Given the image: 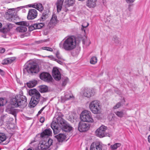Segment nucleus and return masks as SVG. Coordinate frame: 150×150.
Here are the masks:
<instances>
[{
  "label": "nucleus",
  "mask_w": 150,
  "mask_h": 150,
  "mask_svg": "<svg viewBox=\"0 0 150 150\" xmlns=\"http://www.w3.org/2000/svg\"><path fill=\"white\" fill-rule=\"evenodd\" d=\"M30 7H32L38 10L39 11H42L44 9V7L42 4L40 3H34L33 4H30L28 5Z\"/></svg>",
  "instance_id": "dca6fc26"
},
{
  "label": "nucleus",
  "mask_w": 150,
  "mask_h": 150,
  "mask_svg": "<svg viewBox=\"0 0 150 150\" xmlns=\"http://www.w3.org/2000/svg\"><path fill=\"white\" fill-rule=\"evenodd\" d=\"M83 95L85 97L89 98L94 95L91 90L89 88H86L82 91Z\"/></svg>",
  "instance_id": "2eb2a0df"
},
{
  "label": "nucleus",
  "mask_w": 150,
  "mask_h": 150,
  "mask_svg": "<svg viewBox=\"0 0 150 150\" xmlns=\"http://www.w3.org/2000/svg\"><path fill=\"white\" fill-rule=\"evenodd\" d=\"M45 120V118L43 117H41L40 120V121L41 123H43Z\"/></svg>",
  "instance_id": "603ef678"
},
{
  "label": "nucleus",
  "mask_w": 150,
  "mask_h": 150,
  "mask_svg": "<svg viewBox=\"0 0 150 150\" xmlns=\"http://www.w3.org/2000/svg\"><path fill=\"white\" fill-rule=\"evenodd\" d=\"M135 0H125L126 2L128 4H131L133 3Z\"/></svg>",
  "instance_id": "09e8293b"
},
{
  "label": "nucleus",
  "mask_w": 150,
  "mask_h": 150,
  "mask_svg": "<svg viewBox=\"0 0 150 150\" xmlns=\"http://www.w3.org/2000/svg\"><path fill=\"white\" fill-rule=\"evenodd\" d=\"M56 56L59 59H62V56L60 55L59 52L57 51L56 53Z\"/></svg>",
  "instance_id": "37998d69"
},
{
  "label": "nucleus",
  "mask_w": 150,
  "mask_h": 150,
  "mask_svg": "<svg viewBox=\"0 0 150 150\" xmlns=\"http://www.w3.org/2000/svg\"><path fill=\"white\" fill-rule=\"evenodd\" d=\"M45 144H46V146L47 147V148L48 149L49 148L50 146H49V145L48 144V143L47 142H45Z\"/></svg>",
  "instance_id": "5fc2aeb1"
},
{
  "label": "nucleus",
  "mask_w": 150,
  "mask_h": 150,
  "mask_svg": "<svg viewBox=\"0 0 150 150\" xmlns=\"http://www.w3.org/2000/svg\"><path fill=\"white\" fill-rule=\"evenodd\" d=\"M75 0H65L64 4L67 7L72 6L75 4Z\"/></svg>",
  "instance_id": "a878e982"
},
{
  "label": "nucleus",
  "mask_w": 150,
  "mask_h": 150,
  "mask_svg": "<svg viewBox=\"0 0 150 150\" xmlns=\"http://www.w3.org/2000/svg\"><path fill=\"white\" fill-rule=\"evenodd\" d=\"M76 46V40L74 36H70L65 39L63 44L60 46L62 49L67 51H70L75 49Z\"/></svg>",
  "instance_id": "f03ea898"
},
{
  "label": "nucleus",
  "mask_w": 150,
  "mask_h": 150,
  "mask_svg": "<svg viewBox=\"0 0 150 150\" xmlns=\"http://www.w3.org/2000/svg\"><path fill=\"white\" fill-rule=\"evenodd\" d=\"M73 98L72 95L70 92H67L65 93L64 96L61 97V101L62 102L64 103L65 101Z\"/></svg>",
  "instance_id": "a211bd4d"
},
{
  "label": "nucleus",
  "mask_w": 150,
  "mask_h": 150,
  "mask_svg": "<svg viewBox=\"0 0 150 150\" xmlns=\"http://www.w3.org/2000/svg\"><path fill=\"white\" fill-rule=\"evenodd\" d=\"M39 90L42 93L46 92L48 90V87L45 85H41L39 86Z\"/></svg>",
  "instance_id": "bb28decb"
},
{
  "label": "nucleus",
  "mask_w": 150,
  "mask_h": 150,
  "mask_svg": "<svg viewBox=\"0 0 150 150\" xmlns=\"http://www.w3.org/2000/svg\"><path fill=\"white\" fill-rule=\"evenodd\" d=\"M107 127L103 125H102L98 128L96 131L95 133L96 135L100 138L105 137L106 134V130Z\"/></svg>",
  "instance_id": "0eeeda50"
},
{
  "label": "nucleus",
  "mask_w": 150,
  "mask_h": 150,
  "mask_svg": "<svg viewBox=\"0 0 150 150\" xmlns=\"http://www.w3.org/2000/svg\"><path fill=\"white\" fill-rule=\"evenodd\" d=\"M59 142H62L66 139V137L65 134L60 133L54 136Z\"/></svg>",
  "instance_id": "412c9836"
},
{
  "label": "nucleus",
  "mask_w": 150,
  "mask_h": 150,
  "mask_svg": "<svg viewBox=\"0 0 150 150\" xmlns=\"http://www.w3.org/2000/svg\"><path fill=\"white\" fill-rule=\"evenodd\" d=\"M102 144L100 142H93L91 145L90 150H102Z\"/></svg>",
  "instance_id": "f8f14e48"
},
{
  "label": "nucleus",
  "mask_w": 150,
  "mask_h": 150,
  "mask_svg": "<svg viewBox=\"0 0 150 150\" xmlns=\"http://www.w3.org/2000/svg\"><path fill=\"white\" fill-rule=\"evenodd\" d=\"M68 82V79L67 78H64L62 81V85L63 86H65Z\"/></svg>",
  "instance_id": "a19ab883"
},
{
  "label": "nucleus",
  "mask_w": 150,
  "mask_h": 150,
  "mask_svg": "<svg viewBox=\"0 0 150 150\" xmlns=\"http://www.w3.org/2000/svg\"><path fill=\"white\" fill-rule=\"evenodd\" d=\"M2 25L1 23H0V28L2 27Z\"/></svg>",
  "instance_id": "13d9d810"
},
{
  "label": "nucleus",
  "mask_w": 150,
  "mask_h": 150,
  "mask_svg": "<svg viewBox=\"0 0 150 150\" xmlns=\"http://www.w3.org/2000/svg\"><path fill=\"white\" fill-rule=\"evenodd\" d=\"M7 59L8 64H11L14 60V59L13 57L7 58Z\"/></svg>",
  "instance_id": "a18cd8bd"
},
{
  "label": "nucleus",
  "mask_w": 150,
  "mask_h": 150,
  "mask_svg": "<svg viewBox=\"0 0 150 150\" xmlns=\"http://www.w3.org/2000/svg\"><path fill=\"white\" fill-rule=\"evenodd\" d=\"M89 128V124L82 122H80L79 125L78 129L80 132H85Z\"/></svg>",
  "instance_id": "ddd939ff"
},
{
  "label": "nucleus",
  "mask_w": 150,
  "mask_h": 150,
  "mask_svg": "<svg viewBox=\"0 0 150 150\" xmlns=\"http://www.w3.org/2000/svg\"><path fill=\"white\" fill-rule=\"evenodd\" d=\"M64 1V0H57L55 4L58 13L61 11Z\"/></svg>",
  "instance_id": "6ab92c4d"
},
{
  "label": "nucleus",
  "mask_w": 150,
  "mask_h": 150,
  "mask_svg": "<svg viewBox=\"0 0 150 150\" xmlns=\"http://www.w3.org/2000/svg\"><path fill=\"white\" fill-rule=\"evenodd\" d=\"M85 150H88V149L87 147L86 148Z\"/></svg>",
  "instance_id": "bf43d9fd"
},
{
  "label": "nucleus",
  "mask_w": 150,
  "mask_h": 150,
  "mask_svg": "<svg viewBox=\"0 0 150 150\" xmlns=\"http://www.w3.org/2000/svg\"><path fill=\"white\" fill-rule=\"evenodd\" d=\"M32 99L35 100L36 101L39 102L41 98H43L41 97L40 94L39 92L37 93L36 95L35 96H32L31 97Z\"/></svg>",
  "instance_id": "2f4dec72"
},
{
  "label": "nucleus",
  "mask_w": 150,
  "mask_h": 150,
  "mask_svg": "<svg viewBox=\"0 0 150 150\" xmlns=\"http://www.w3.org/2000/svg\"><path fill=\"white\" fill-rule=\"evenodd\" d=\"M6 139V135L4 133H0V143L5 141Z\"/></svg>",
  "instance_id": "473e14b6"
},
{
  "label": "nucleus",
  "mask_w": 150,
  "mask_h": 150,
  "mask_svg": "<svg viewBox=\"0 0 150 150\" xmlns=\"http://www.w3.org/2000/svg\"><path fill=\"white\" fill-rule=\"evenodd\" d=\"M39 92L35 88L31 89L29 91V95L32 96H35L36 95L37 93Z\"/></svg>",
  "instance_id": "c85d7f7f"
},
{
  "label": "nucleus",
  "mask_w": 150,
  "mask_h": 150,
  "mask_svg": "<svg viewBox=\"0 0 150 150\" xmlns=\"http://www.w3.org/2000/svg\"><path fill=\"white\" fill-rule=\"evenodd\" d=\"M89 108L93 113L94 114L99 113L100 112L101 108L99 101L97 100L92 101L89 104Z\"/></svg>",
  "instance_id": "20e7f679"
},
{
  "label": "nucleus",
  "mask_w": 150,
  "mask_h": 150,
  "mask_svg": "<svg viewBox=\"0 0 150 150\" xmlns=\"http://www.w3.org/2000/svg\"><path fill=\"white\" fill-rule=\"evenodd\" d=\"M18 24L21 25V26L18 27L16 30H17L19 32H24L27 30V28L25 26H28L29 25V24L27 22L25 21H23L18 22Z\"/></svg>",
  "instance_id": "6e6552de"
},
{
  "label": "nucleus",
  "mask_w": 150,
  "mask_h": 150,
  "mask_svg": "<svg viewBox=\"0 0 150 150\" xmlns=\"http://www.w3.org/2000/svg\"><path fill=\"white\" fill-rule=\"evenodd\" d=\"M57 21L56 15L55 14H53L50 20V23L49 24V26H50V25H52V26L55 25L57 24Z\"/></svg>",
  "instance_id": "5701e85b"
},
{
  "label": "nucleus",
  "mask_w": 150,
  "mask_h": 150,
  "mask_svg": "<svg viewBox=\"0 0 150 150\" xmlns=\"http://www.w3.org/2000/svg\"><path fill=\"white\" fill-rule=\"evenodd\" d=\"M27 150H32V149H29Z\"/></svg>",
  "instance_id": "052dcab7"
},
{
  "label": "nucleus",
  "mask_w": 150,
  "mask_h": 150,
  "mask_svg": "<svg viewBox=\"0 0 150 150\" xmlns=\"http://www.w3.org/2000/svg\"><path fill=\"white\" fill-rule=\"evenodd\" d=\"M121 146V144L119 143H116L113 145H111L110 148L112 150L116 149L118 147Z\"/></svg>",
  "instance_id": "7c9ffc66"
},
{
  "label": "nucleus",
  "mask_w": 150,
  "mask_h": 150,
  "mask_svg": "<svg viewBox=\"0 0 150 150\" xmlns=\"http://www.w3.org/2000/svg\"><path fill=\"white\" fill-rule=\"evenodd\" d=\"M89 25V23H88L84 22L82 25V28H81V30L82 31H83L84 32L85 31V30L84 29V28H86Z\"/></svg>",
  "instance_id": "58836bf2"
},
{
  "label": "nucleus",
  "mask_w": 150,
  "mask_h": 150,
  "mask_svg": "<svg viewBox=\"0 0 150 150\" xmlns=\"http://www.w3.org/2000/svg\"><path fill=\"white\" fill-rule=\"evenodd\" d=\"M52 76L54 79L57 81L60 80L61 77V74L57 68L54 67L52 71Z\"/></svg>",
  "instance_id": "4468645a"
},
{
  "label": "nucleus",
  "mask_w": 150,
  "mask_h": 150,
  "mask_svg": "<svg viewBox=\"0 0 150 150\" xmlns=\"http://www.w3.org/2000/svg\"><path fill=\"white\" fill-rule=\"evenodd\" d=\"M38 102H39L36 101L35 100L32 99L31 98L29 105L30 107L33 108L36 105Z\"/></svg>",
  "instance_id": "cd10ccee"
},
{
  "label": "nucleus",
  "mask_w": 150,
  "mask_h": 150,
  "mask_svg": "<svg viewBox=\"0 0 150 150\" xmlns=\"http://www.w3.org/2000/svg\"><path fill=\"white\" fill-rule=\"evenodd\" d=\"M97 57L93 56L91 58L90 62L91 64H94L97 63Z\"/></svg>",
  "instance_id": "f704fd0d"
},
{
  "label": "nucleus",
  "mask_w": 150,
  "mask_h": 150,
  "mask_svg": "<svg viewBox=\"0 0 150 150\" xmlns=\"http://www.w3.org/2000/svg\"><path fill=\"white\" fill-rule=\"evenodd\" d=\"M50 57H51V58L52 59L56 61L57 63L59 64H63V62H62L64 60L62 58V59H59V60L56 59L54 57H53L52 56H50Z\"/></svg>",
  "instance_id": "4c0bfd02"
},
{
  "label": "nucleus",
  "mask_w": 150,
  "mask_h": 150,
  "mask_svg": "<svg viewBox=\"0 0 150 150\" xmlns=\"http://www.w3.org/2000/svg\"><path fill=\"white\" fill-rule=\"evenodd\" d=\"M148 141L149 142H150V135L148 137Z\"/></svg>",
  "instance_id": "4d7b16f0"
},
{
  "label": "nucleus",
  "mask_w": 150,
  "mask_h": 150,
  "mask_svg": "<svg viewBox=\"0 0 150 150\" xmlns=\"http://www.w3.org/2000/svg\"><path fill=\"white\" fill-rule=\"evenodd\" d=\"M0 74L2 76L4 74V73L3 71L0 69Z\"/></svg>",
  "instance_id": "6e6d98bb"
},
{
  "label": "nucleus",
  "mask_w": 150,
  "mask_h": 150,
  "mask_svg": "<svg viewBox=\"0 0 150 150\" xmlns=\"http://www.w3.org/2000/svg\"><path fill=\"white\" fill-rule=\"evenodd\" d=\"M44 25V24L42 23H36L33 24L31 27H30L29 30L32 29V30L34 29H40Z\"/></svg>",
  "instance_id": "4be33fe9"
},
{
  "label": "nucleus",
  "mask_w": 150,
  "mask_h": 150,
  "mask_svg": "<svg viewBox=\"0 0 150 150\" xmlns=\"http://www.w3.org/2000/svg\"><path fill=\"white\" fill-rule=\"evenodd\" d=\"M41 49L42 50H45L48 51L52 52L53 51V49L50 47H42Z\"/></svg>",
  "instance_id": "79ce46f5"
},
{
  "label": "nucleus",
  "mask_w": 150,
  "mask_h": 150,
  "mask_svg": "<svg viewBox=\"0 0 150 150\" xmlns=\"http://www.w3.org/2000/svg\"><path fill=\"white\" fill-rule=\"evenodd\" d=\"M10 9H9L8 11L5 13L4 15L5 18L9 21H12L15 19V16L14 15L15 12L12 10L9 11Z\"/></svg>",
  "instance_id": "9d476101"
},
{
  "label": "nucleus",
  "mask_w": 150,
  "mask_h": 150,
  "mask_svg": "<svg viewBox=\"0 0 150 150\" xmlns=\"http://www.w3.org/2000/svg\"><path fill=\"white\" fill-rule=\"evenodd\" d=\"M6 110L9 113L13 115L15 117L16 116V112L15 109L9 106L7 107Z\"/></svg>",
  "instance_id": "b1692460"
},
{
  "label": "nucleus",
  "mask_w": 150,
  "mask_h": 150,
  "mask_svg": "<svg viewBox=\"0 0 150 150\" xmlns=\"http://www.w3.org/2000/svg\"><path fill=\"white\" fill-rule=\"evenodd\" d=\"M80 118L82 121L88 122H93V120L91 112L87 110L83 111L81 114Z\"/></svg>",
  "instance_id": "39448f33"
},
{
  "label": "nucleus",
  "mask_w": 150,
  "mask_h": 150,
  "mask_svg": "<svg viewBox=\"0 0 150 150\" xmlns=\"http://www.w3.org/2000/svg\"><path fill=\"white\" fill-rule=\"evenodd\" d=\"M39 147L42 149H47V147L46 146V144H45V142L40 144Z\"/></svg>",
  "instance_id": "c9c22d12"
},
{
  "label": "nucleus",
  "mask_w": 150,
  "mask_h": 150,
  "mask_svg": "<svg viewBox=\"0 0 150 150\" xmlns=\"http://www.w3.org/2000/svg\"><path fill=\"white\" fill-rule=\"evenodd\" d=\"M6 100L2 98H0V106H3L6 103Z\"/></svg>",
  "instance_id": "ea45409f"
},
{
  "label": "nucleus",
  "mask_w": 150,
  "mask_h": 150,
  "mask_svg": "<svg viewBox=\"0 0 150 150\" xmlns=\"http://www.w3.org/2000/svg\"><path fill=\"white\" fill-rule=\"evenodd\" d=\"M98 0H87L86 6L90 8H95L96 6V3Z\"/></svg>",
  "instance_id": "f3484780"
},
{
  "label": "nucleus",
  "mask_w": 150,
  "mask_h": 150,
  "mask_svg": "<svg viewBox=\"0 0 150 150\" xmlns=\"http://www.w3.org/2000/svg\"><path fill=\"white\" fill-rule=\"evenodd\" d=\"M5 51V49L4 48H2L0 49V52L1 53H3Z\"/></svg>",
  "instance_id": "864d4df0"
},
{
  "label": "nucleus",
  "mask_w": 150,
  "mask_h": 150,
  "mask_svg": "<svg viewBox=\"0 0 150 150\" xmlns=\"http://www.w3.org/2000/svg\"><path fill=\"white\" fill-rule=\"evenodd\" d=\"M7 26L8 29L11 28L13 27V25L9 23L7 24Z\"/></svg>",
  "instance_id": "3c124183"
},
{
  "label": "nucleus",
  "mask_w": 150,
  "mask_h": 150,
  "mask_svg": "<svg viewBox=\"0 0 150 150\" xmlns=\"http://www.w3.org/2000/svg\"><path fill=\"white\" fill-rule=\"evenodd\" d=\"M54 134L59 133L61 129L65 132H70L72 129V127L62 117L58 116L57 118V122L53 120L51 125Z\"/></svg>",
  "instance_id": "f257e3e1"
},
{
  "label": "nucleus",
  "mask_w": 150,
  "mask_h": 150,
  "mask_svg": "<svg viewBox=\"0 0 150 150\" xmlns=\"http://www.w3.org/2000/svg\"><path fill=\"white\" fill-rule=\"evenodd\" d=\"M38 14L37 11L35 9H29L27 16L28 20H33L36 18Z\"/></svg>",
  "instance_id": "9b49d317"
},
{
  "label": "nucleus",
  "mask_w": 150,
  "mask_h": 150,
  "mask_svg": "<svg viewBox=\"0 0 150 150\" xmlns=\"http://www.w3.org/2000/svg\"><path fill=\"white\" fill-rule=\"evenodd\" d=\"M8 61L7 60V58H6V59H4V60L2 62V64H8Z\"/></svg>",
  "instance_id": "de8ad7c7"
},
{
  "label": "nucleus",
  "mask_w": 150,
  "mask_h": 150,
  "mask_svg": "<svg viewBox=\"0 0 150 150\" xmlns=\"http://www.w3.org/2000/svg\"><path fill=\"white\" fill-rule=\"evenodd\" d=\"M12 104L16 107H19L20 108H24L27 104L26 98L23 95L16 96L13 100Z\"/></svg>",
  "instance_id": "7ed1b4c3"
},
{
  "label": "nucleus",
  "mask_w": 150,
  "mask_h": 150,
  "mask_svg": "<svg viewBox=\"0 0 150 150\" xmlns=\"http://www.w3.org/2000/svg\"><path fill=\"white\" fill-rule=\"evenodd\" d=\"M45 108V107H42L40 110L39 111V112H38V115H39L42 112L43 110Z\"/></svg>",
  "instance_id": "8fccbe9b"
},
{
  "label": "nucleus",
  "mask_w": 150,
  "mask_h": 150,
  "mask_svg": "<svg viewBox=\"0 0 150 150\" xmlns=\"http://www.w3.org/2000/svg\"><path fill=\"white\" fill-rule=\"evenodd\" d=\"M25 6H21L17 7V8H11L9 11L10 10L11 11V10H12L13 11H14L15 12H17L21 9L25 8Z\"/></svg>",
  "instance_id": "e433bc0d"
},
{
  "label": "nucleus",
  "mask_w": 150,
  "mask_h": 150,
  "mask_svg": "<svg viewBox=\"0 0 150 150\" xmlns=\"http://www.w3.org/2000/svg\"><path fill=\"white\" fill-rule=\"evenodd\" d=\"M115 43H117V42H116V41H115Z\"/></svg>",
  "instance_id": "680f3d73"
},
{
  "label": "nucleus",
  "mask_w": 150,
  "mask_h": 150,
  "mask_svg": "<svg viewBox=\"0 0 150 150\" xmlns=\"http://www.w3.org/2000/svg\"><path fill=\"white\" fill-rule=\"evenodd\" d=\"M49 16V12L48 11H45L42 13L41 16L40 20L41 21H43L47 18Z\"/></svg>",
  "instance_id": "393cba45"
},
{
  "label": "nucleus",
  "mask_w": 150,
  "mask_h": 150,
  "mask_svg": "<svg viewBox=\"0 0 150 150\" xmlns=\"http://www.w3.org/2000/svg\"><path fill=\"white\" fill-rule=\"evenodd\" d=\"M52 134V132L50 129H47L44 130L41 134V137H43L47 136H50Z\"/></svg>",
  "instance_id": "aec40b11"
},
{
  "label": "nucleus",
  "mask_w": 150,
  "mask_h": 150,
  "mask_svg": "<svg viewBox=\"0 0 150 150\" xmlns=\"http://www.w3.org/2000/svg\"><path fill=\"white\" fill-rule=\"evenodd\" d=\"M40 76L41 79L47 82H51L52 79L51 75L47 72L42 73L40 74Z\"/></svg>",
  "instance_id": "1a4fd4ad"
},
{
  "label": "nucleus",
  "mask_w": 150,
  "mask_h": 150,
  "mask_svg": "<svg viewBox=\"0 0 150 150\" xmlns=\"http://www.w3.org/2000/svg\"><path fill=\"white\" fill-rule=\"evenodd\" d=\"M53 141L52 139H50L48 140L47 142L48 143V144L50 146L52 145Z\"/></svg>",
  "instance_id": "49530a36"
},
{
  "label": "nucleus",
  "mask_w": 150,
  "mask_h": 150,
  "mask_svg": "<svg viewBox=\"0 0 150 150\" xmlns=\"http://www.w3.org/2000/svg\"><path fill=\"white\" fill-rule=\"evenodd\" d=\"M121 106V102H119L117 103L115 106L113 108L114 109H116L117 108H120Z\"/></svg>",
  "instance_id": "c03bdc74"
},
{
  "label": "nucleus",
  "mask_w": 150,
  "mask_h": 150,
  "mask_svg": "<svg viewBox=\"0 0 150 150\" xmlns=\"http://www.w3.org/2000/svg\"><path fill=\"white\" fill-rule=\"evenodd\" d=\"M115 114L119 117L122 118L123 117L124 113L123 111H117L115 112Z\"/></svg>",
  "instance_id": "72a5a7b5"
},
{
  "label": "nucleus",
  "mask_w": 150,
  "mask_h": 150,
  "mask_svg": "<svg viewBox=\"0 0 150 150\" xmlns=\"http://www.w3.org/2000/svg\"><path fill=\"white\" fill-rule=\"evenodd\" d=\"M37 83V81L34 80L30 81L27 83L28 86L30 88H32L35 86Z\"/></svg>",
  "instance_id": "c756f323"
},
{
  "label": "nucleus",
  "mask_w": 150,
  "mask_h": 150,
  "mask_svg": "<svg viewBox=\"0 0 150 150\" xmlns=\"http://www.w3.org/2000/svg\"><path fill=\"white\" fill-rule=\"evenodd\" d=\"M29 73H36L39 71L38 65L35 62H31L28 64L26 68Z\"/></svg>",
  "instance_id": "423d86ee"
}]
</instances>
